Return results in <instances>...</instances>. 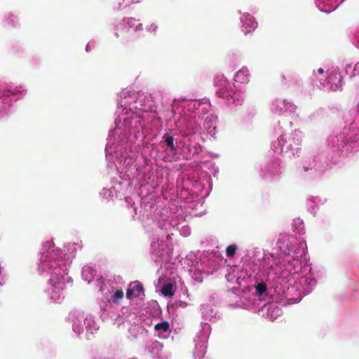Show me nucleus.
Returning a JSON list of instances; mask_svg holds the SVG:
<instances>
[{
  "mask_svg": "<svg viewBox=\"0 0 359 359\" xmlns=\"http://www.w3.org/2000/svg\"><path fill=\"white\" fill-rule=\"evenodd\" d=\"M215 85L217 88L216 94L222 98H228L231 96L233 90L232 84L226 79L217 77L215 80Z\"/></svg>",
  "mask_w": 359,
  "mask_h": 359,
  "instance_id": "obj_1",
  "label": "nucleus"
},
{
  "mask_svg": "<svg viewBox=\"0 0 359 359\" xmlns=\"http://www.w3.org/2000/svg\"><path fill=\"white\" fill-rule=\"evenodd\" d=\"M248 70L243 69L236 73L234 79L236 82L245 83L248 81Z\"/></svg>",
  "mask_w": 359,
  "mask_h": 359,
  "instance_id": "obj_2",
  "label": "nucleus"
},
{
  "mask_svg": "<svg viewBox=\"0 0 359 359\" xmlns=\"http://www.w3.org/2000/svg\"><path fill=\"white\" fill-rule=\"evenodd\" d=\"M257 23L252 19V18H249L246 19V21L243 23V27L245 29L244 31L246 32H250L252 30L255 29L257 27Z\"/></svg>",
  "mask_w": 359,
  "mask_h": 359,
  "instance_id": "obj_3",
  "label": "nucleus"
},
{
  "mask_svg": "<svg viewBox=\"0 0 359 359\" xmlns=\"http://www.w3.org/2000/svg\"><path fill=\"white\" fill-rule=\"evenodd\" d=\"M172 288L173 285L171 283H166L162 287L161 293L165 297H172L174 295Z\"/></svg>",
  "mask_w": 359,
  "mask_h": 359,
  "instance_id": "obj_4",
  "label": "nucleus"
},
{
  "mask_svg": "<svg viewBox=\"0 0 359 359\" xmlns=\"http://www.w3.org/2000/svg\"><path fill=\"white\" fill-rule=\"evenodd\" d=\"M163 139L172 151L175 150L174 138L172 136L170 135L168 133H165L163 135Z\"/></svg>",
  "mask_w": 359,
  "mask_h": 359,
  "instance_id": "obj_5",
  "label": "nucleus"
},
{
  "mask_svg": "<svg viewBox=\"0 0 359 359\" xmlns=\"http://www.w3.org/2000/svg\"><path fill=\"white\" fill-rule=\"evenodd\" d=\"M123 292L122 290H117L113 297H112V301L115 304H118V301L123 297Z\"/></svg>",
  "mask_w": 359,
  "mask_h": 359,
  "instance_id": "obj_6",
  "label": "nucleus"
},
{
  "mask_svg": "<svg viewBox=\"0 0 359 359\" xmlns=\"http://www.w3.org/2000/svg\"><path fill=\"white\" fill-rule=\"evenodd\" d=\"M154 328L156 331L163 330V332H165L169 329V323L167 321H163L162 323H157Z\"/></svg>",
  "mask_w": 359,
  "mask_h": 359,
  "instance_id": "obj_7",
  "label": "nucleus"
},
{
  "mask_svg": "<svg viewBox=\"0 0 359 359\" xmlns=\"http://www.w3.org/2000/svg\"><path fill=\"white\" fill-rule=\"evenodd\" d=\"M266 291V285L262 282L256 285V292L258 295H262Z\"/></svg>",
  "mask_w": 359,
  "mask_h": 359,
  "instance_id": "obj_8",
  "label": "nucleus"
},
{
  "mask_svg": "<svg viewBox=\"0 0 359 359\" xmlns=\"http://www.w3.org/2000/svg\"><path fill=\"white\" fill-rule=\"evenodd\" d=\"M130 286H132L131 288L133 290L134 292H144L143 285L139 281H135L130 283Z\"/></svg>",
  "mask_w": 359,
  "mask_h": 359,
  "instance_id": "obj_9",
  "label": "nucleus"
},
{
  "mask_svg": "<svg viewBox=\"0 0 359 359\" xmlns=\"http://www.w3.org/2000/svg\"><path fill=\"white\" fill-rule=\"evenodd\" d=\"M236 249L237 248L234 245H229L226 249V256L229 257H233L236 254Z\"/></svg>",
  "mask_w": 359,
  "mask_h": 359,
  "instance_id": "obj_10",
  "label": "nucleus"
},
{
  "mask_svg": "<svg viewBox=\"0 0 359 359\" xmlns=\"http://www.w3.org/2000/svg\"><path fill=\"white\" fill-rule=\"evenodd\" d=\"M136 22L135 19V18H128L126 21V22L130 27H132L133 25H135V22Z\"/></svg>",
  "mask_w": 359,
  "mask_h": 359,
  "instance_id": "obj_11",
  "label": "nucleus"
},
{
  "mask_svg": "<svg viewBox=\"0 0 359 359\" xmlns=\"http://www.w3.org/2000/svg\"><path fill=\"white\" fill-rule=\"evenodd\" d=\"M133 292H134V291L131 287L128 288L126 292V297L128 299H131L133 297Z\"/></svg>",
  "mask_w": 359,
  "mask_h": 359,
  "instance_id": "obj_12",
  "label": "nucleus"
},
{
  "mask_svg": "<svg viewBox=\"0 0 359 359\" xmlns=\"http://www.w3.org/2000/svg\"><path fill=\"white\" fill-rule=\"evenodd\" d=\"M157 26L153 23L149 27V30L151 32H155L157 30Z\"/></svg>",
  "mask_w": 359,
  "mask_h": 359,
  "instance_id": "obj_13",
  "label": "nucleus"
},
{
  "mask_svg": "<svg viewBox=\"0 0 359 359\" xmlns=\"http://www.w3.org/2000/svg\"><path fill=\"white\" fill-rule=\"evenodd\" d=\"M339 85H335L334 86H332L331 88L333 91H336L339 87L341 86V81L339 80Z\"/></svg>",
  "mask_w": 359,
  "mask_h": 359,
  "instance_id": "obj_14",
  "label": "nucleus"
},
{
  "mask_svg": "<svg viewBox=\"0 0 359 359\" xmlns=\"http://www.w3.org/2000/svg\"><path fill=\"white\" fill-rule=\"evenodd\" d=\"M135 31L142 30V25L141 23H138L137 25H135Z\"/></svg>",
  "mask_w": 359,
  "mask_h": 359,
  "instance_id": "obj_15",
  "label": "nucleus"
},
{
  "mask_svg": "<svg viewBox=\"0 0 359 359\" xmlns=\"http://www.w3.org/2000/svg\"><path fill=\"white\" fill-rule=\"evenodd\" d=\"M16 18L14 15H11L9 18H8V21L13 23L14 22V19Z\"/></svg>",
  "mask_w": 359,
  "mask_h": 359,
  "instance_id": "obj_16",
  "label": "nucleus"
},
{
  "mask_svg": "<svg viewBox=\"0 0 359 359\" xmlns=\"http://www.w3.org/2000/svg\"><path fill=\"white\" fill-rule=\"evenodd\" d=\"M318 72L319 74H323L324 71H323V69L322 68H319Z\"/></svg>",
  "mask_w": 359,
  "mask_h": 359,
  "instance_id": "obj_17",
  "label": "nucleus"
},
{
  "mask_svg": "<svg viewBox=\"0 0 359 359\" xmlns=\"http://www.w3.org/2000/svg\"><path fill=\"white\" fill-rule=\"evenodd\" d=\"M333 79H336V76H330V77H329V82H330L331 80H332Z\"/></svg>",
  "mask_w": 359,
  "mask_h": 359,
  "instance_id": "obj_18",
  "label": "nucleus"
},
{
  "mask_svg": "<svg viewBox=\"0 0 359 359\" xmlns=\"http://www.w3.org/2000/svg\"><path fill=\"white\" fill-rule=\"evenodd\" d=\"M281 77H282V79H285V76H284V75H282V76H281Z\"/></svg>",
  "mask_w": 359,
  "mask_h": 359,
  "instance_id": "obj_19",
  "label": "nucleus"
},
{
  "mask_svg": "<svg viewBox=\"0 0 359 359\" xmlns=\"http://www.w3.org/2000/svg\"><path fill=\"white\" fill-rule=\"evenodd\" d=\"M133 2H136V3H137V2H139V0H137V1H134V0H133Z\"/></svg>",
  "mask_w": 359,
  "mask_h": 359,
  "instance_id": "obj_20",
  "label": "nucleus"
}]
</instances>
